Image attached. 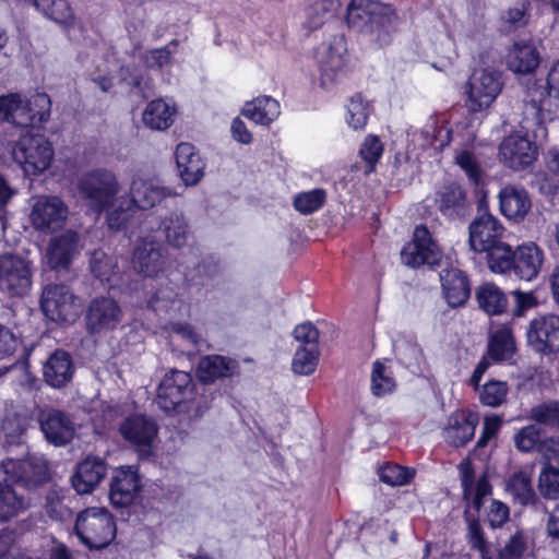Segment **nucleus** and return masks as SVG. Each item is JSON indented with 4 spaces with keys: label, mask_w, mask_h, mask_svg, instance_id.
<instances>
[{
    "label": "nucleus",
    "mask_w": 559,
    "mask_h": 559,
    "mask_svg": "<svg viewBox=\"0 0 559 559\" xmlns=\"http://www.w3.org/2000/svg\"><path fill=\"white\" fill-rule=\"evenodd\" d=\"M395 21L394 10L377 0H352L347 7L349 27L370 35L380 45L390 43Z\"/></svg>",
    "instance_id": "obj_1"
},
{
    "label": "nucleus",
    "mask_w": 559,
    "mask_h": 559,
    "mask_svg": "<svg viewBox=\"0 0 559 559\" xmlns=\"http://www.w3.org/2000/svg\"><path fill=\"white\" fill-rule=\"evenodd\" d=\"M177 195L170 188L157 182L134 176L130 183L129 193L120 195L118 204L108 215V225L120 229L132 216L136 209L150 210L168 197Z\"/></svg>",
    "instance_id": "obj_2"
},
{
    "label": "nucleus",
    "mask_w": 559,
    "mask_h": 559,
    "mask_svg": "<svg viewBox=\"0 0 559 559\" xmlns=\"http://www.w3.org/2000/svg\"><path fill=\"white\" fill-rule=\"evenodd\" d=\"M78 192L90 211L100 214L106 210L110 213L118 204L120 183L111 170L98 168L80 177Z\"/></svg>",
    "instance_id": "obj_3"
},
{
    "label": "nucleus",
    "mask_w": 559,
    "mask_h": 559,
    "mask_svg": "<svg viewBox=\"0 0 559 559\" xmlns=\"http://www.w3.org/2000/svg\"><path fill=\"white\" fill-rule=\"evenodd\" d=\"M75 532L90 549H102L114 540L117 528L114 516L106 508L92 507L78 514Z\"/></svg>",
    "instance_id": "obj_4"
},
{
    "label": "nucleus",
    "mask_w": 559,
    "mask_h": 559,
    "mask_svg": "<svg viewBox=\"0 0 559 559\" xmlns=\"http://www.w3.org/2000/svg\"><path fill=\"white\" fill-rule=\"evenodd\" d=\"M168 265V251L153 234L136 239L131 257L132 270L147 278H156Z\"/></svg>",
    "instance_id": "obj_5"
},
{
    "label": "nucleus",
    "mask_w": 559,
    "mask_h": 559,
    "mask_svg": "<svg viewBox=\"0 0 559 559\" xmlns=\"http://www.w3.org/2000/svg\"><path fill=\"white\" fill-rule=\"evenodd\" d=\"M7 106V121L21 128L39 126L50 117L51 102L45 93H37L28 99L9 94Z\"/></svg>",
    "instance_id": "obj_6"
},
{
    "label": "nucleus",
    "mask_w": 559,
    "mask_h": 559,
    "mask_svg": "<svg viewBox=\"0 0 559 559\" xmlns=\"http://www.w3.org/2000/svg\"><path fill=\"white\" fill-rule=\"evenodd\" d=\"M33 284V270L28 260L16 254L0 255V290L9 297H24Z\"/></svg>",
    "instance_id": "obj_7"
},
{
    "label": "nucleus",
    "mask_w": 559,
    "mask_h": 559,
    "mask_svg": "<svg viewBox=\"0 0 559 559\" xmlns=\"http://www.w3.org/2000/svg\"><path fill=\"white\" fill-rule=\"evenodd\" d=\"M13 158L28 174L46 170L53 157V150L48 139L43 134L26 133L21 136L13 148Z\"/></svg>",
    "instance_id": "obj_8"
},
{
    "label": "nucleus",
    "mask_w": 559,
    "mask_h": 559,
    "mask_svg": "<svg viewBox=\"0 0 559 559\" xmlns=\"http://www.w3.org/2000/svg\"><path fill=\"white\" fill-rule=\"evenodd\" d=\"M48 479V465L45 459L36 455L24 460H7L0 464V480H10L32 489Z\"/></svg>",
    "instance_id": "obj_9"
},
{
    "label": "nucleus",
    "mask_w": 559,
    "mask_h": 559,
    "mask_svg": "<svg viewBox=\"0 0 559 559\" xmlns=\"http://www.w3.org/2000/svg\"><path fill=\"white\" fill-rule=\"evenodd\" d=\"M501 73L491 69L476 70L467 83L466 106L478 112L488 108L502 90Z\"/></svg>",
    "instance_id": "obj_10"
},
{
    "label": "nucleus",
    "mask_w": 559,
    "mask_h": 559,
    "mask_svg": "<svg viewBox=\"0 0 559 559\" xmlns=\"http://www.w3.org/2000/svg\"><path fill=\"white\" fill-rule=\"evenodd\" d=\"M346 45L342 38L321 44L316 51L320 86L328 90L344 75L347 64Z\"/></svg>",
    "instance_id": "obj_11"
},
{
    "label": "nucleus",
    "mask_w": 559,
    "mask_h": 559,
    "mask_svg": "<svg viewBox=\"0 0 559 559\" xmlns=\"http://www.w3.org/2000/svg\"><path fill=\"white\" fill-rule=\"evenodd\" d=\"M44 314L55 322H73L79 313L76 298L67 285L49 284L40 297Z\"/></svg>",
    "instance_id": "obj_12"
},
{
    "label": "nucleus",
    "mask_w": 559,
    "mask_h": 559,
    "mask_svg": "<svg viewBox=\"0 0 559 559\" xmlns=\"http://www.w3.org/2000/svg\"><path fill=\"white\" fill-rule=\"evenodd\" d=\"M499 160L512 170H523L537 158V146L526 133L513 132L499 144Z\"/></svg>",
    "instance_id": "obj_13"
},
{
    "label": "nucleus",
    "mask_w": 559,
    "mask_h": 559,
    "mask_svg": "<svg viewBox=\"0 0 559 559\" xmlns=\"http://www.w3.org/2000/svg\"><path fill=\"white\" fill-rule=\"evenodd\" d=\"M68 215V205L60 198L40 195L34 199L29 218L35 229L53 233L63 227Z\"/></svg>",
    "instance_id": "obj_14"
},
{
    "label": "nucleus",
    "mask_w": 559,
    "mask_h": 559,
    "mask_svg": "<svg viewBox=\"0 0 559 559\" xmlns=\"http://www.w3.org/2000/svg\"><path fill=\"white\" fill-rule=\"evenodd\" d=\"M401 259L405 265L412 267H418L424 264L433 266L440 263L442 251L432 239L428 228L420 225L414 230L413 241L402 249Z\"/></svg>",
    "instance_id": "obj_15"
},
{
    "label": "nucleus",
    "mask_w": 559,
    "mask_h": 559,
    "mask_svg": "<svg viewBox=\"0 0 559 559\" xmlns=\"http://www.w3.org/2000/svg\"><path fill=\"white\" fill-rule=\"evenodd\" d=\"M123 319V311L110 297H96L86 308L85 325L90 334H105L114 331Z\"/></svg>",
    "instance_id": "obj_16"
},
{
    "label": "nucleus",
    "mask_w": 559,
    "mask_h": 559,
    "mask_svg": "<svg viewBox=\"0 0 559 559\" xmlns=\"http://www.w3.org/2000/svg\"><path fill=\"white\" fill-rule=\"evenodd\" d=\"M190 373L173 370L165 374L157 389V405L166 413L174 412L192 394Z\"/></svg>",
    "instance_id": "obj_17"
},
{
    "label": "nucleus",
    "mask_w": 559,
    "mask_h": 559,
    "mask_svg": "<svg viewBox=\"0 0 559 559\" xmlns=\"http://www.w3.org/2000/svg\"><path fill=\"white\" fill-rule=\"evenodd\" d=\"M157 431L155 421L144 415L129 416L120 425L123 438L135 447L143 459L151 456Z\"/></svg>",
    "instance_id": "obj_18"
},
{
    "label": "nucleus",
    "mask_w": 559,
    "mask_h": 559,
    "mask_svg": "<svg viewBox=\"0 0 559 559\" xmlns=\"http://www.w3.org/2000/svg\"><path fill=\"white\" fill-rule=\"evenodd\" d=\"M38 423L46 440L57 447L66 445L75 435L71 416L60 409L46 407L38 413Z\"/></svg>",
    "instance_id": "obj_19"
},
{
    "label": "nucleus",
    "mask_w": 559,
    "mask_h": 559,
    "mask_svg": "<svg viewBox=\"0 0 559 559\" xmlns=\"http://www.w3.org/2000/svg\"><path fill=\"white\" fill-rule=\"evenodd\" d=\"M526 337L527 344L537 353L559 352V316L548 314L532 320Z\"/></svg>",
    "instance_id": "obj_20"
},
{
    "label": "nucleus",
    "mask_w": 559,
    "mask_h": 559,
    "mask_svg": "<svg viewBox=\"0 0 559 559\" xmlns=\"http://www.w3.org/2000/svg\"><path fill=\"white\" fill-rule=\"evenodd\" d=\"M527 418L549 428H557L554 436L543 440L542 450L548 459L559 462V401L540 402L528 411Z\"/></svg>",
    "instance_id": "obj_21"
},
{
    "label": "nucleus",
    "mask_w": 559,
    "mask_h": 559,
    "mask_svg": "<svg viewBox=\"0 0 559 559\" xmlns=\"http://www.w3.org/2000/svg\"><path fill=\"white\" fill-rule=\"evenodd\" d=\"M468 230L469 247L475 252L483 253L484 250L503 240L504 227L497 217L486 212L472 221Z\"/></svg>",
    "instance_id": "obj_22"
},
{
    "label": "nucleus",
    "mask_w": 559,
    "mask_h": 559,
    "mask_svg": "<svg viewBox=\"0 0 559 559\" xmlns=\"http://www.w3.org/2000/svg\"><path fill=\"white\" fill-rule=\"evenodd\" d=\"M463 497L467 506L476 511L483 507V499L490 495L491 486L485 474L476 477L472 462L464 460L459 464Z\"/></svg>",
    "instance_id": "obj_23"
},
{
    "label": "nucleus",
    "mask_w": 559,
    "mask_h": 559,
    "mask_svg": "<svg viewBox=\"0 0 559 559\" xmlns=\"http://www.w3.org/2000/svg\"><path fill=\"white\" fill-rule=\"evenodd\" d=\"M142 485L140 476L131 467L116 471L109 490V498L115 507H128L139 497Z\"/></svg>",
    "instance_id": "obj_24"
},
{
    "label": "nucleus",
    "mask_w": 559,
    "mask_h": 559,
    "mask_svg": "<svg viewBox=\"0 0 559 559\" xmlns=\"http://www.w3.org/2000/svg\"><path fill=\"white\" fill-rule=\"evenodd\" d=\"M178 174L185 186H195L204 175L205 163L190 143H180L176 147Z\"/></svg>",
    "instance_id": "obj_25"
},
{
    "label": "nucleus",
    "mask_w": 559,
    "mask_h": 559,
    "mask_svg": "<svg viewBox=\"0 0 559 559\" xmlns=\"http://www.w3.org/2000/svg\"><path fill=\"white\" fill-rule=\"evenodd\" d=\"M107 474V465L99 457H86L79 463L75 473L71 477L72 486L80 495L90 493L104 479Z\"/></svg>",
    "instance_id": "obj_26"
},
{
    "label": "nucleus",
    "mask_w": 559,
    "mask_h": 559,
    "mask_svg": "<svg viewBox=\"0 0 559 559\" xmlns=\"http://www.w3.org/2000/svg\"><path fill=\"white\" fill-rule=\"evenodd\" d=\"M501 213L509 219L521 222L532 207L528 192L519 186L508 185L499 192Z\"/></svg>",
    "instance_id": "obj_27"
},
{
    "label": "nucleus",
    "mask_w": 559,
    "mask_h": 559,
    "mask_svg": "<svg viewBox=\"0 0 559 559\" xmlns=\"http://www.w3.org/2000/svg\"><path fill=\"white\" fill-rule=\"evenodd\" d=\"M79 236L73 230L50 239L47 249V263L51 269H66L78 252Z\"/></svg>",
    "instance_id": "obj_28"
},
{
    "label": "nucleus",
    "mask_w": 559,
    "mask_h": 559,
    "mask_svg": "<svg viewBox=\"0 0 559 559\" xmlns=\"http://www.w3.org/2000/svg\"><path fill=\"white\" fill-rule=\"evenodd\" d=\"M477 424L478 417L473 413H454L443 430L444 439L454 447L465 445L474 437Z\"/></svg>",
    "instance_id": "obj_29"
},
{
    "label": "nucleus",
    "mask_w": 559,
    "mask_h": 559,
    "mask_svg": "<svg viewBox=\"0 0 559 559\" xmlns=\"http://www.w3.org/2000/svg\"><path fill=\"white\" fill-rule=\"evenodd\" d=\"M443 296L451 307L463 306L469 295L471 288L466 275L459 269H444L440 273Z\"/></svg>",
    "instance_id": "obj_30"
},
{
    "label": "nucleus",
    "mask_w": 559,
    "mask_h": 559,
    "mask_svg": "<svg viewBox=\"0 0 559 559\" xmlns=\"http://www.w3.org/2000/svg\"><path fill=\"white\" fill-rule=\"evenodd\" d=\"M543 251L533 242L520 246L514 251L512 269L525 281L535 278L543 265Z\"/></svg>",
    "instance_id": "obj_31"
},
{
    "label": "nucleus",
    "mask_w": 559,
    "mask_h": 559,
    "mask_svg": "<svg viewBox=\"0 0 559 559\" xmlns=\"http://www.w3.org/2000/svg\"><path fill=\"white\" fill-rule=\"evenodd\" d=\"M33 420V413L28 408L14 407L7 412L1 430L7 444H21Z\"/></svg>",
    "instance_id": "obj_32"
},
{
    "label": "nucleus",
    "mask_w": 559,
    "mask_h": 559,
    "mask_svg": "<svg viewBox=\"0 0 559 559\" xmlns=\"http://www.w3.org/2000/svg\"><path fill=\"white\" fill-rule=\"evenodd\" d=\"M237 369L236 360L219 355H209L199 361L197 374L201 382L213 383L217 379L231 377Z\"/></svg>",
    "instance_id": "obj_33"
},
{
    "label": "nucleus",
    "mask_w": 559,
    "mask_h": 559,
    "mask_svg": "<svg viewBox=\"0 0 559 559\" xmlns=\"http://www.w3.org/2000/svg\"><path fill=\"white\" fill-rule=\"evenodd\" d=\"M46 382L53 388H62L72 378L73 365L71 357L63 350L52 353L43 368Z\"/></svg>",
    "instance_id": "obj_34"
},
{
    "label": "nucleus",
    "mask_w": 559,
    "mask_h": 559,
    "mask_svg": "<svg viewBox=\"0 0 559 559\" xmlns=\"http://www.w3.org/2000/svg\"><path fill=\"white\" fill-rule=\"evenodd\" d=\"M436 203L439 211L449 217L464 216L468 206L465 190L455 183L443 187L437 192Z\"/></svg>",
    "instance_id": "obj_35"
},
{
    "label": "nucleus",
    "mask_w": 559,
    "mask_h": 559,
    "mask_svg": "<svg viewBox=\"0 0 559 559\" xmlns=\"http://www.w3.org/2000/svg\"><path fill=\"white\" fill-rule=\"evenodd\" d=\"M241 115L257 124L270 126L281 115V107L276 99L270 96H260L247 102Z\"/></svg>",
    "instance_id": "obj_36"
},
{
    "label": "nucleus",
    "mask_w": 559,
    "mask_h": 559,
    "mask_svg": "<svg viewBox=\"0 0 559 559\" xmlns=\"http://www.w3.org/2000/svg\"><path fill=\"white\" fill-rule=\"evenodd\" d=\"M175 115V104L159 98L146 105L142 119L153 130H166L174 123Z\"/></svg>",
    "instance_id": "obj_37"
},
{
    "label": "nucleus",
    "mask_w": 559,
    "mask_h": 559,
    "mask_svg": "<svg viewBox=\"0 0 559 559\" xmlns=\"http://www.w3.org/2000/svg\"><path fill=\"white\" fill-rule=\"evenodd\" d=\"M166 242L174 248L183 247L190 235V225L185 214L174 211L165 216L159 225Z\"/></svg>",
    "instance_id": "obj_38"
},
{
    "label": "nucleus",
    "mask_w": 559,
    "mask_h": 559,
    "mask_svg": "<svg viewBox=\"0 0 559 559\" xmlns=\"http://www.w3.org/2000/svg\"><path fill=\"white\" fill-rule=\"evenodd\" d=\"M522 120L520 121L522 129L530 131L534 127H539L544 122V103L545 92L542 87L528 88L527 95L523 100Z\"/></svg>",
    "instance_id": "obj_39"
},
{
    "label": "nucleus",
    "mask_w": 559,
    "mask_h": 559,
    "mask_svg": "<svg viewBox=\"0 0 559 559\" xmlns=\"http://www.w3.org/2000/svg\"><path fill=\"white\" fill-rule=\"evenodd\" d=\"M539 64V53L533 43H515L509 56V68L515 73H531Z\"/></svg>",
    "instance_id": "obj_40"
},
{
    "label": "nucleus",
    "mask_w": 559,
    "mask_h": 559,
    "mask_svg": "<svg viewBox=\"0 0 559 559\" xmlns=\"http://www.w3.org/2000/svg\"><path fill=\"white\" fill-rule=\"evenodd\" d=\"M10 480H0V521H8L25 511L29 503L13 488Z\"/></svg>",
    "instance_id": "obj_41"
},
{
    "label": "nucleus",
    "mask_w": 559,
    "mask_h": 559,
    "mask_svg": "<svg viewBox=\"0 0 559 559\" xmlns=\"http://www.w3.org/2000/svg\"><path fill=\"white\" fill-rule=\"evenodd\" d=\"M479 307L488 314L502 313L508 307L506 294L495 284L486 283L476 290Z\"/></svg>",
    "instance_id": "obj_42"
},
{
    "label": "nucleus",
    "mask_w": 559,
    "mask_h": 559,
    "mask_svg": "<svg viewBox=\"0 0 559 559\" xmlns=\"http://www.w3.org/2000/svg\"><path fill=\"white\" fill-rule=\"evenodd\" d=\"M454 162L473 185L478 186L483 182L485 167L474 151L467 148L456 151Z\"/></svg>",
    "instance_id": "obj_43"
},
{
    "label": "nucleus",
    "mask_w": 559,
    "mask_h": 559,
    "mask_svg": "<svg viewBox=\"0 0 559 559\" xmlns=\"http://www.w3.org/2000/svg\"><path fill=\"white\" fill-rule=\"evenodd\" d=\"M508 490L522 506L533 504L537 499L532 487V478L524 471H520L511 476L508 483Z\"/></svg>",
    "instance_id": "obj_44"
},
{
    "label": "nucleus",
    "mask_w": 559,
    "mask_h": 559,
    "mask_svg": "<svg viewBox=\"0 0 559 559\" xmlns=\"http://www.w3.org/2000/svg\"><path fill=\"white\" fill-rule=\"evenodd\" d=\"M487 253V263L490 271L504 273L512 269L514 251L503 240L484 250Z\"/></svg>",
    "instance_id": "obj_45"
},
{
    "label": "nucleus",
    "mask_w": 559,
    "mask_h": 559,
    "mask_svg": "<svg viewBox=\"0 0 559 559\" xmlns=\"http://www.w3.org/2000/svg\"><path fill=\"white\" fill-rule=\"evenodd\" d=\"M34 4L56 23L70 25L74 14L67 0H34Z\"/></svg>",
    "instance_id": "obj_46"
},
{
    "label": "nucleus",
    "mask_w": 559,
    "mask_h": 559,
    "mask_svg": "<svg viewBox=\"0 0 559 559\" xmlns=\"http://www.w3.org/2000/svg\"><path fill=\"white\" fill-rule=\"evenodd\" d=\"M514 350V340L508 329H501L492 334L488 353L493 360L502 361L510 359Z\"/></svg>",
    "instance_id": "obj_47"
},
{
    "label": "nucleus",
    "mask_w": 559,
    "mask_h": 559,
    "mask_svg": "<svg viewBox=\"0 0 559 559\" xmlns=\"http://www.w3.org/2000/svg\"><path fill=\"white\" fill-rule=\"evenodd\" d=\"M509 385L504 381L490 380L478 388L479 401L489 407H499L506 403Z\"/></svg>",
    "instance_id": "obj_48"
},
{
    "label": "nucleus",
    "mask_w": 559,
    "mask_h": 559,
    "mask_svg": "<svg viewBox=\"0 0 559 559\" xmlns=\"http://www.w3.org/2000/svg\"><path fill=\"white\" fill-rule=\"evenodd\" d=\"M538 489L545 499L556 500L559 498V468L545 462L538 477Z\"/></svg>",
    "instance_id": "obj_49"
},
{
    "label": "nucleus",
    "mask_w": 559,
    "mask_h": 559,
    "mask_svg": "<svg viewBox=\"0 0 559 559\" xmlns=\"http://www.w3.org/2000/svg\"><path fill=\"white\" fill-rule=\"evenodd\" d=\"M319 348L298 347L292 361V370L299 376H309L314 372L319 361Z\"/></svg>",
    "instance_id": "obj_50"
},
{
    "label": "nucleus",
    "mask_w": 559,
    "mask_h": 559,
    "mask_svg": "<svg viewBox=\"0 0 559 559\" xmlns=\"http://www.w3.org/2000/svg\"><path fill=\"white\" fill-rule=\"evenodd\" d=\"M369 111V104L357 94L347 104L346 122L354 130H361L367 124Z\"/></svg>",
    "instance_id": "obj_51"
},
{
    "label": "nucleus",
    "mask_w": 559,
    "mask_h": 559,
    "mask_svg": "<svg viewBox=\"0 0 559 559\" xmlns=\"http://www.w3.org/2000/svg\"><path fill=\"white\" fill-rule=\"evenodd\" d=\"M325 199L326 192L323 189H314L297 194L294 206L301 214H311L323 206Z\"/></svg>",
    "instance_id": "obj_52"
},
{
    "label": "nucleus",
    "mask_w": 559,
    "mask_h": 559,
    "mask_svg": "<svg viewBox=\"0 0 559 559\" xmlns=\"http://www.w3.org/2000/svg\"><path fill=\"white\" fill-rule=\"evenodd\" d=\"M378 474L380 480L390 486H403L413 479L415 472L397 464H386Z\"/></svg>",
    "instance_id": "obj_53"
},
{
    "label": "nucleus",
    "mask_w": 559,
    "mask_h": 559,
    "mask_svg": "<svg viewBox=\"0 0 559 559\" xmlns=\"http://www.w3.org/2000/svg\"><path fill=\"white\" fill-rule=\"evenodd\" d=\"M395 389L394 379L386 373L385 367L380 361L373 364L371 373V390L376 396H383Z\"/></svg>",
    "instance_id": "obj_54"
},
{
    "label": "nucleus",
    "mask_w": 559,
    "mask_h": 559,
    "mask_svg": "<svg viewBox=\"0 0 559 559\" xmlns=\"http://www.w3.org/2000/svg\"><path fill=\"white\" fill-rule=\"evenodd\" d=\"M383 153V144L376 135L369 134L365 138L359 154L367 164L365 173H371Z\"/></svg>",
    "instance_id": "obj_55"
},
{
    "label": "nucleus",
    "mask_w": 559,
    "mask_h": 559,
    "mask_svg": "<svg viewBox=\"0 0 559 559\" xmlns=\"http://www.w3.org/2000/svg\"><path fill=\"white\" fill-rule=\"evenodd\" d=\"M515 447L522 452H531L536 448L542 450L540 429L535 425H528L519 430L514 436Z\"/></svg>",
    "instance_id": "obj_56"
},
{
    "label": "nucleus",
    "mask_w": 559,
    "mask_h": 559,
    "mask_svg": "<svg viewBox=\"0 0 559 559\" xmlns=\"http://www.w3.org/2000/svg\"><path fill=\"white\" fill-rule=\"evenodd\" d=\"M527 548L526 535L522 531H516L499 550L498 557L499 559H522Z\"/></svg>",
    "instance_id": "obj_57"
},
{
    "label": "nucleus",
    "mask_w": 559,
    "mask_h": 559,
    "mask_svg": "<svg viewBox=\"0 0 559 559\" xmlns=\"http://www.w3.org/2000/svg\"><path fill=\"white\" fill-rule=\"evenodd\" d=\"M338 0H318L309 9V21L313 27H319L336 12Z\"/></svg>",
    "instance_id": "obj_58"
},
{
    "label": "nucleus",
    "mask_w": 559,
    "mask_h": 559,
    "mask_svg": "<svg viewBox=\"0 0 559 559\" xmlns=\"http://www.w3.org/2000/svg\"><path fill=\"white\" fill-rule=\"evenodd\" d=\"M91 272L102 282L109 281L114 272V261L103 250H94L90 259Z\"/></svg>",
    "instance_id": "obj_59"
},
{
    "label": "nucleus",
    "mask_w": 559,
    "mask_h": 559,
    "mask_svg": "<svg viewBox=\"0 0 559 559\" xmlns=\"http://www.w3.org/2000/svg\"><path fill=\"white\" fill-rule=\"evenodd\" d=\"M467 538L471 547L480 552L481 559H492L490 544L486 540L478 521L473 520L469 522Z\"/></svg>",
    "instance_id": "obj_60"
},
{
    "label": "nucleus",
    "mask_w": 559,
    "mask_h": 559,
    "mask_svg": "<svg viewBox=\"0 0 559 559\" xmlns=\"http://www.w3.org/2000/svg\"><path fill=\"white\" fill-rule=\"evenodd\" d=\"M294 338L300 343L299 347L319 348V331L311 322L297 325L293 331Z\"/></svg>",
    "instance_id": "obj_61"
},
{
    "label": "nucleus",
    "mask_w": 559,
    "mask_h": 559,
    "mask_svg": "<svg viewBox=\"0 0 559 559\" xmlns=\"http://www.w3.org/2000/svg\"><path fill=\"white\" fill-rule=\"evenodd\" d=\"M177 41H170L166 47L152 49L145 52L143 60L148 68L160 69L164 66L169 64L170 57L173 55L171 46H176Z\"/></svg>",
    "instance_id": "obj_62"
},
{
    "label": "nucleus",
    "mask_w": 559,
    "mask_h": 559,
    "mask_svg": "<svg viewBox=\"0 0 559 559\" xmlns=\"http://www.w3.org/2000/svg\"><path fill=\"white\" fill-rule=\"evenodd\" d=\"M395 354L404 366L413 367L419 364L421 349L416 344L405 342L396 346Z\"/></svg>",
    "instance_id": "obj_63"
},
{
    "label": "nucleus",
    "mask_w": 559,
    "mask_h": 559,
    "mask_svg": "<svg viewBox=\"0 0 559 559\" xmlns=\"http://www.w3.org/2000/svg\"><path fill=\"white\" fill-rule=\"evenodd\" d=\"M199 278L197 284L206 285L210 281L215 280L222 273V267L218 262L213 260H204L197 266Z\"/></svg>",
    "instance_id": "obj_64"
}]
</instances>
